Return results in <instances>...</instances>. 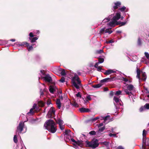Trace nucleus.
<instances>
[{
	"instance_id": "49",
	"label": "nucleus",
	"mask_w": 149,
	"mask_h": 149,
	"mask_svg": "<svg viewBox=\"0 0 149 149\" xmlns=\"http://www.w3.org/2000/svg\"><path fill=\"white\" fill-rule=\"evenodd\" d=\"M76 96L77 97H79L81 98V95L80 94V93L78 92L77 94H76Z\"/></svg>"
},
{
	"instance_id": "18",
	"label": "nucleus",
	"mask_w": 149,
	"mask_h": 149,
	"mask_svg": "<svg viewBox=\"0 0 149 149\" xmlns=\"http://www.w3.org/2000/svg\"><path fill=\"white\" fill-rule=\"evenodd\" d=\"M79 110L80 111L81 113L87 112L90 111L89 109L84 107L80 108Z\"/></svg>"
},
{
	"instance_id": "28",
	"label": "nucleus",
	"mask_w": 149,
	"mask_h": 149,
	"mask_svg": "<svg viewBox=\"0 0 149 149\" xmlns=\"http://www.w3.org/2000/svg\"><path fill=\"white\" fill-rule=\"evenodd\" d=\"M146 132L145 130H143V140L144 141V139L146 137Z\"/></svg>"
},
{
	"instance_id": "55",
	"label": "nucleus",
	"mask_w": 149,
	"mask_h": 149,
	"mask_svg": "<svg viewBox=\"0 0 149 149\" xmlns=\"http://www.w3.org/2000/svg\"><path fill=\"white\" fill-rule=\"evenodd\" d=\"M33 47L32 46H31L30 47H29L28 48V50L29 51L33 49Z\"/></svg>"
},
{
	"instance_id": "54",
	"label": "nucleus",
	"mask_w": 149,
	"mask_h": 149,
	"mask_svg": "<svg viewBox=\"0 0 149 149\" xmlns=\"http://www.w3.org/2000/svg\"><path fill=\"white\" fill-rule=\"evenodd\" d=\"M106 145L107 146H108V145L109 144V142H104L103 143H102Z\"/></svg>"
},
{
	"instance_id": "59",
	"label": "nucleus",
	"mask_w": 149,
	"mask_h": 149,
	"mask_svg": "<svg viewBox=\"0 0 149 149\" xmlns=\"http://www.w3.org/2000/svg\"><path fill=\"white\" fill-rule=\"evenodd\" d=\"M51 103V101H50L49 100H48L47 101V105H49V104H50Z\"/></svg>"
},
{
	"instance_id": "33",
	"label": "nucleus",
	"mask_w": 149,
	"mask_h": 149,
	"mask_svg": "<svg viewBox=\"0 0 149 149\" xmlns=\"http://www.w3.org/2000/svg\"><path fill=\"white\" fill-rule=\"evenodd\" d=\"M121 91H116L115 93V95H116V96H118V95L121 94Z\"/></svg>"
},
{
	"instance_id": "52",
	"label": "nucleus",
	"mask_w": 149,
	"mask_h": 149,
	"mask_svg": "<svg viewBox=\"0 0 149 149\" xmlns=\"http://www.w3.org/2000/svg\"><path fill=\"white\" fill-rule=\"evenodd\" d=\"M103 125V123H101L100 124H97V125L98 127H99L101 126H102Z\"/></svg>"
},
{
	"instance_id": "25",
	"label": "nucleus",
	"mask_w": 149,
	"mask_h": 149,
	"mask_svg": "<svg viewBox=\"0 0 149 149\" xmlns=\"http://www.w3.org/2000/svg\"><path fill=\"white\" fill-rule=\"evenodd\" d=\"M112 15H111V16H109V17L106 18H105V19H104L103 20V21L102 22L103 23H104V22H107L109 21L110 20L111 17H112L111 16Z\"/></svg>"
},
{
	"instance_id": "48",
	"label": "nucleus",
	"mask_w": 149,
	"mask_h": 149,
	"mask_svg": "<svg viewBox=\"0 0 149 149\" xmlns=\"http://www.w3.org/2000/svg\"><path fill=\"white\" fill-rule=\"evenodd\" d=\"M103 50L102 49H100L97 51V53L98 54H100L103 53Z\"/></svg>"
},
{
	"instance_id": "60",
	"label": "nucleus",
	"mask_w": 149,
	"mask_h": 149,
	"mask_svg": "<svg viewBox=\"0 0 149 149\" xmlns=\"http://www.w3.org/2000/svg\"><path fill=\"white\" fill-rule=\"evenodd\" d=\"M29 36L30 37H33L34 36L33 35V33L31 32L29 34Z\"/></svg>"
},
{
	"instance_id": "51",
	"label": "nucleus",
	"mask_w": 149,
	"mask_h": 149,
	"mask_svg": "<svg viewBox=\"0 0 149 149\" xmlns=\"http://www.w3.org/2000/svg\"><path fill=\"white\" fill-rule=\"evenodd\" d=\"M43 95H44V93H43V91H42V89L40 90V97L42 96Z\"/></svg>"
},
{
	"instance_id": "20",
	"label": "nucleus",
	"mask_w": 149,
	"mask_h": 149,
	"mask_svg": "<svg viewBox=\"0 0 149 149\" xmlns=\"http://www.w3.org/2000/svg\"><path fill=\"white\" fill-rule=\"evenodd\" d=\"M112 79H110L109 78H107L105 79H103L102 80L100 81L101 83H104L105 82H107L108 81H111V80Z\"/></svg>"
},
{
	"instance_id": "5",
	"label": "nucleus",
	"mask_w": 149,
	"mask_h": 149,
	"mask_svg": "<svg viewBox=\"0 0 149 149\" xmlns=\"http://www.w3.org/2000/svg\"><path fill=\"white\" fill-rule=\"evenodd\" d=\"M134 89V86L131 84L123 88L124 91L127 94L129 95V96L131 95V91Z\"/></svg>"
},
{
	"instance_id": "9",
	"label": "nucleus",
	"mask_w": 149,
	"mask_h": 149,
	"mask_svg": "<svg viewBox=\"0 0 149 149\" xmlns=\"http://www.w3.org/2000/svg\"><path fill=\"white\" fill-rule=\"evenodd\" d=\"M55 110L54 108L51 107L48 112L47 116L49 118L51 117L55 113Z\"/></svg>"
},
{
	"instance_id": "6",
	"label": "nucleus",
	"mask_w": 149,
	"mask_h": 149,
	"mask_svg": "<svg viewBox=\"0 0 149 149\" xmlns=\"http://www.w3.org/2000/svg\"><path fill=\"white\" fill-rule=\"evenodd\" d=\"M72 136L73 135H72V136L70 137H68V139H71L72 141L74 143L73 144L74 148L76 149H78V147L77 146H79L80 147H81L82 145V141H76L74 139L72 138Z\"/></svg>"
},
{
	"instance_id": "37",
	"label": "nucleus",
	"mask_w": 149,
	"mask_h": 149,
	"mask_svg": "<svg viewBox=\"0 0 149 149\" xmlns=\"http://www.w3.org/2000/svg\"><path fill=\"white\" fill-rule=\"evenodd\" d=\"M99 118L98 117H97L94 118H92L91 120V121H93L99 119Z\"/></svg>"
},
{
	"instance_id": "39",
	"label": "nucleus",
	"mask_w": 149,
	"mask_h": 149,
	"mask_svg": "<svg viewBox=\"0 0 149 149\" xmlns=\"http://www.w3.org/2000/svg\"><path fill=\"white\" fill-rule=\"evenodd\" d=\"M89 134L92 135H94L96 134V132L94 131H91L89 132Z\"/></svg>"
},
{
	"instance_id": "47",
	"label": "nucleus",
	"mask_w": 149,
	"mask_h": 149,
	"mask_svg": "<svg viewBox=\"0 0 149 149\" xmlns=\"http://www.w3.org/2000/svg\"><path fill=\"white\" fill-rule=\"evenodd\" d=\"M72 105L75 107H78V104H77V103H76L75 102H74L72 104Z\"/></svg>"
},
{
	"instance_id": "53",
	"label": "nucleus",
	"mask_w": 149,
	"mask_h": 149,
	"mask_svg": "<svg viewBox=\"0 0 149 149\" xmlns=\"http://www.w3.org/2000/svg\"><path fill=\"white\" fill-rule=\"evenodd\" d=\"M99 64V63L98 62L96 63L94 65V67L96 68L98 67L99 66H98V65Z\"/></svg>"
},
{
	"instance_id": "19",
	"label": "nucleus",
	"mask_w": 149,
	"mask_h": 149,
	"mask_svg": "<svg viewBox=\"0 0 149 149\" xmlns=\"http://www.w3.org/2000/svg\"><path fill=\"white\" fill-rule=\"evenodd\" d=\"M118 10L122 12H126L128 11L127 9H126V8L124 6L119 8Z\"/></svg>"
},
{
	"instance_id": "58",
	"label": "nucleus",
	"mask_w": 149,
	"mask_h": 149,
	"mask_svg": "<svg viewBox=\"0 0 149 149\" xmlns=\"http://www.w3.org/2000/svg\"><path fill=\"white\" fill-rule=\"evenodd\" d=\"M127 23V22H122L121 23V26H123L125 25Z\"/></svg>"
},
{
	"instance_id": "41",
	"label": "nucleus",
	"mask_w": 149,
	"mask_h": 149,
	"mask_svg": "<svg viewBox=\"0 0 149 149\" xmlns=\"http://www.w3.org/2000/svg\"><path fill=\"white\" fill-rule=\"evenodd\" d=\"M102 66H99L97 68V70L99 71H100L102 69Z\"/></svg>"
},
{
	"instance_id": "43",
	"label": "nucleus",
	"mask_w": 149,
	"mask_h": 149,
	"mask_svg": "<svg viewBox=\"0 0 149 149\" xmlns=\"http://www.w3.org/2000/svg\"><path fill=\"white\" fill-rule=\"evenodd\" d=\"M145 107L147 109H149V104H146L145 105Z\"/></svg>"
},
{
	"instance_id": "3",
	"label": "nucleus",
	"mask_w": 149,
	"mask_h": 149,
	"mask_svg": "<svg viewBox=\"0 0 149 149\" xmlns=\"http://www.w3.org/2000/svg\"><path fill=\"white\" fill-rule=\"evenodd\" d=\"M72 85L77 89H79L81 86V81L78 76L76 75L73 77L71 79Z\"/></svg>"
},
{
	"instance_id": "56",
	"label": "nucleus",
	"mask_w": 149,
	"mask_h": 149,
	"mask_svg": "<svg viewBox=\"0 0 149 149\" xmlns=\"http://www.w3.org/2000/svg\"><path fill=\"white\" fill-rule=\"evenodd\" d=\"M138 44L139 45L141 44V40L139 38L138 39Z\"/></svg>"
},
{
	"instance_id": "17",
	"label": "nucleus",
	"mask_w": 149,
	"mask_h": 149,
	"mask_svg": "<svg viewBox=\"0 0 149 149\" xmlns=\"http://www.w3.org/2000/svg\"><path fill=\"white\" fill-rule=\"evenodd\" d=\"M121 5V3L120 2H117L114 3V6L113 7V8L114 10H116L120 7Z\"/></svg>"
},
{
	"instance_id": "23",
	"label": "nucleus",
	"mask_w": 149,
	"mask_h": 149,
	"mask_svg": "<svg viewBox=\"0 0 149 149\" xmlns=\"http://www.w3.org/2000/svg\"><path fill=\"white\" fill-rule=\"evenodd\" d=\"M56 122L59 124V125H63V121L59 118L57 119V120H56Z\"/></svg>"
},
{
	"instance_id": "11",
	"label": "nucleus",
	"mask_w": 149,
	"mask_h": 149,
	"mask_svg": "<svg viewBox=\"0 0 149 149\" xmlns=\"http://www.w3.org/2000/svg\"><path fill=\"white\" fill-rule=\"evenodd\" d=\"M116 70L111 69H109L106 71L104 73V74L106 75H109L112 73H114L116 72Z\"/></svg>"
},
{
	"instance_id": "38",
	"label": "nucleus",
	"mask_w": 149,
	"mask_h": 149,
	"mask_svg": "<svg viewBox=\"0 0 149 149\" xmlns=\"http://www.w3.org/2000/svg\"><path fill=\"white\" fill-rule=\"evenodd\" d=\"M145 55L146 57L149 60V54L148 53L145 52Z\"/></svg>"
},
{
	"instance_id": "15",
	"label": "nucleus",
	"mask_w": 149,
	"mask_h": 149,
	"mask_svg": "<svg viewBox=\"0 0 149 149\" xmlns=\"http://www.w3.org/2000/svg\"><path fill=\"white\" fill-rule=\"evenodd\" d=\"M15 44L19 46H23L24 45H26V46H29V44L26 42H16Z\"/></svg>"
},
{
	"instance_id": "42",
	"label": "nucleus",
	"mask_w": 149,
	"mask_h": 149,
	"mask_svg": "<svg viewBox=\"0 0 149 149\" xmlns=\"http://www.w3.org/2000/svg\"><path fill=\"white\" fill-rule=\"evenodd\" d=\"M105 28H103L102 29H101V30L100 31V33H103L104 31L105 32Z\"/></svg>"
},
{
	"instance_id": "16",
	"label": "nucleus",
	"mask_w": 149,
	"mask_h": 149,
	"mask_svg": "<svg viewBox=\"0 0 149 149\" xmlns=\"http://www.w3.org/2000/svg\"><path fill=\"white\" fill-rule=\"evenodd\" d=\"M42 78L44 79L45 81L48 82H50L52 80L51 77L49 75H47L45 77H42Z\"/></svg>"
},
{
	"instance_id": "4",
	"label": "nucleus",
	"mask_w": 149,
	"mask_h": 149,
	"mask_svg": "<svg viewBox=\"0 0 149 149\" xmlns=\"http://www.w3.org/2000/svg\"><path fill=\"white\" fill-rule=\"evenodd\" d=\"M98 141L97 139H93L91 142L86 141V143L87 147H90L92 148H95L99 145Z\"/></svg>"
},
{
	"instance_id": "29",
	"label": "nucleus",
	"mask_w": 149,
	"mask_h": 149,
	"mask_svg": "<svg viewBox=\"0 0 149 149\" xmlns=\"http://www.w3.org/2000/svg\"><path fill=\"white\" fill-rule=\"evenodd\" d=\"M38 38L37 37H34L31 39V42H34L36 41L38 39Z\"/></svg>"
},
{
	"instance_id": "8",
	"label": "nucleus",
	"mask_w": 149,
	"mask_h": 149,
	"mask_svg": "<svg viewBox=\"0 0 149 149\" xmlns=\"http://www.w3.org/2000/svg\"><path fill=\"white\" fill-rule=\"evenodd\" d=\"M25 122L24 121L23 122L22 121L20 123L19 125L17 127V132H18L19 133H21V132L22 131L24 128L25 126L24 125V123Z\"/></svg>"
},
{
	"instance_id": "36",
	"label": "nucleus",
	"mask_w": 149,
	"mask_h": 149,
	"mask_svg": "<svg viewBox=\"0 0 149 149\" xmlns=\"http://www.w3.org/2000/svg\"><path fill=\"white\" fill-rule=\"evenodd\" d=\"M145 109L146 108L145 107V106H144V107H141L140 108V109L139 111H140V112H141L144 111Z\"/></svg>"
},
{
	"instance_id": "50",
	"label": "nucleus",
	"mask_w": 149,
	"mask_h": 149,
	"mask_svg": "<svg viewBox=\"0 0 149 149\" xmlns=\"http://www.w3.org/2000/svg\"><path fill=\"white\" fill-rule=\"evenodd\" d=\"M59 126L60 129L61 130H63L64 129V128L63 127V125H59Z\"/></svg>"
},
{
	"instance_id": "57",
	"label": "nucleus",
	"mask_w": 149,
	"mask_h": 149,
	"mask_svg": "<svg viewBox=\"0 0 149 149\" xmlns=\"http://www.w3.org/2000/svg\"><path fill=\"white\" fill-rule=\"evenodd\" d=\"M117 149H124V148L122 146H120L117 147Z\"/></svg>"
},
{
	"instance_id": "46",
	"label": "nucleus",
	"mask_w": 149,
	"mask_h": 149,
	"mask_svg": "<svg viewBox=\"0 0 149 149\" xmlns=\"http://www.w3.org/2000/svg\"><path fill=\"white\" fill-rule=\"evenodd\" d=\"M86 99L88 100H87V101L88 100H91V98L90 95H88L86 97Z\"/></svg>"
},
{
	"instance_id": "64",
	"label": "nucleus",
	"mask_w": 149,
	"mask_h": 149,
	"mask_svg": "<svg viewBox=\"0 0 149 149\" xmlns=\"http://www.w3.org/2000/svg\"><path fill=\"white\" fill-rule=\"evenodd\" d=\"M21 149H26V148L24 147H22Z\"/></svg>"
},
{
	"instance_id": "26",
	"label": "nucleus",
	"mask_w": 149,
	"mask_h": 149,
	"mask_svg": "<svg viewBox=\"0 0 149 149\" xmlns=\"http://www.w3.org/2000/svg\"><path fill=\"white\" fill-rule=\"evenodd\" d=\"M102 84H96L95 85H93L92 86L93 88H100V87H101L102 86Z\"/></svg>"
},
{
	"instance_id": "35",
	"label": "nucleus",
	"mask_w": 149,
	"mask_h": 149,
	"mask_svg": "<svg viewBox=\"0 0 149 149\" xmlns=\"http://www.w3.org/2000/svg\"><path fill=\"white\" fill-rule=\"evenodd\" d=\"M109 136H113L114 137H117V135L116 134H112L111 133H110L109 134Z\"/></svg>"
},
{
	"instance_id": "21",
	"label": "nucleus",
	"mask_w": 149,
	"mask_h": 149,
	"mask_svg": "<svg viewBox=\"0 0 149 149\" xmlns=\"http://www.w3.org/2000/svg\"><path fill=\"white\" fill-rule=\"evenodd\" d=\"M56 104L57 105V107L60 109L61 107V103L60 99H57L56 101Z\"/></svg>"
},
{
	"instance_id": "62",
	"label": "nucleus",
	"mask_w": 149,
	"mask_h": 149,
	"mask_svg": "<svg viewBox=\"0 0 149 149\" xmlns=\"http://www.w3.org/2000/svg\"><path fill=\"white\" fill-rule=\"evenodd\" d=\"M114 131V129L113 128H112L111 129V132H115Z\"/></svg>"
},
{
	"instance_id": "32",
	"label": "nucleus",
	"mask_w": 149,
	"mask_h": 149,
	"mask_svg": "<svg viewBox=\"0 0 149 149\" xmlns=\"http://www.w3.org/2000/svg\"><path fill=\"white\" fill-rule=\"evenodd\" d=\"M122 80L125 82H130L131 81L129 80H128L127 79L123 77L122 78Z\"/></svg>"
},
{
	"instance_id": "27",
	"label": "nucleus",
	"mask_w": 149,
	"mask_h": 149,
	"mask_svg": "<svg viewBox=\"0 0 149 149\" xmlns=\"http://www.w3.org/2000/svg\"><path fill=\"white\" fill-rule=\"evenodd\" d=\"M39 105L40 107H43L44 105V103L42 101H40L38 102Z\"/></svg>"
},
{
	"instance_id": "31",
	"label": "nucleus",
	"mask_w": 149,
	"mask_h": 149,
	"mask_svg": "<svg viewBox=\"0 0 149 149\" xmlns=\"http://www.w3.org/2000/svg\"><path fill=\"white\" fill-rule=\"evenodd\" d=\"M104 61V59L103 58H99V62L98 63H102Z\"/></svg>"
},
{
	"instance_id": "12",
	"label": "nucleus",
	"mask_w": 149,
	"mask_h": 149,
	"mask_svg": "<svg viewBox=\"0 0 149 149\" xmlns=\"http://www.w3.org/2000/svg\"><path fill=\"white\" fill-rule=\"evenodd\" d=\"M113 100L114 102H116L117 104H120L121 105L120 102H121V100L120 99L119 97L117 96H115L113 98Z\"/></svg>"
},
{
	"instance_id": "1",
	"label": "nucleus",
	"mask_w": 149,
	"mask_h": 149,
	"mask_svg": "<svg viewBox=\"0 0 149 149\" xmlns=\"http://www.w3.org/2000/svg\"><path fill=\"white\" fill-rule=\"evenodd\" d=\"M44 126L49 131L52 133H55L57 130L55 123L51 119L48 120L44 124Z\"/></svg>"
},
{
	"instance_id": "24",
	"label": "nucleus",
	"mask_w": 149,
	"mask_h": 149,
	"mask_svg": "<svg viewBox=\"0 0 149 149\" xmlns=\"http://www.w3.org/2000/svg\"><path fill=\"white\" fill-rule=\"evenodd\" d=\"M59 70L61 72V75L64 76L66 74V73L64 69H60Z\"/></svg>"
},
{
	"instance_id": "44",
	"label": "nucleus",
	"mask_w": 149,
	"mask_h": 149,
	"mask_svg": "<svg viewBox=\"0 0 149 149\" xmlns=\"http://www.w3.org/2000/svg\"><path fill=\"white\" fill-rule=\"evenodd\" d=\"M59 81L62 83L64 82L65 81V78L63 77H62L60 80Z\"/></svg>"
},
{
	"instance_id": "22",
	"label": "nucleus",
	"mask_w": 149,
	"mask_h": 149,
	"mask_svg": "<svg viewBox=\"0 0 149 149\" xmlns=\"http://www.w3.org/2000/svg\"><path fill=\"white\" fill-rule=\"evenodd\" d=\"M49 91L51 93H53L55 91L54 87L52 86H50L49 87Z\"/></svg>"
},
{
	"instance_id": "7",
	"label": "nucleus",
	"mask_w": 149,
	"mask_h": 149,
	"mask_svg": "<svg viewBox=\"0 0 149 149\" xmlns=\"http://www.w3.org/2000/svg\"><path fill=\"white\" fill-rule=\"evenodd\" d=\"M141 71L139 69H137V75H136V78H138L139 80V82L141 80H142L144 81H145L146 78V73L145 72H142V79H140V74Z\"/></svg>"
},
{
	"instance_id": "10",
	"label": "nucleus",
	"mask_w": 149,
	"mask_h": 149,
	"mask_svg": "<svg viewBox=\"0 0 149 149\" xmlns=\"http://www.w3.org/2000/svg\"><path fill=\"white\" fill-rule=\"evenodd\" d=\"M109 117V116H107L105 117L101 116L100 117H98L99 118V119L101 120H104V123L106 122V123H108L110 121Z\"/></svg>"
},
{
	"instance_id": "40",
	"label": "nucleus",
	"mask_w": 149,
	"mask_h": 149,
	"mask_svg": "<svg viewBox=\"0 0 149 149\" xmlns=\"http://www.w3.org/2000/svg\"><path fill=\"white\" fill-rule=\"evenodd\" d=\"M105 129V127H103L102 128H100L99 129V131L98 132H102Z\"/></svg>"
},
{
	"instance_id": "2",
	"label": "nucleus",
	"mask_w": 149,
	"mask_h": 149,
	"mask_svg": "<svg viewBox=\"0 0 149 149\" xmlns=\"http://www.w3.org/2000/svg\"><path fill=\"white\" fill-rule=\"evenodd\" d=\"M123 17H121L120 13V12H118L116 13V15L114 16L112 19V21L110 22L108 24V25L111 27H114L115 25H117L119 24L117 21L120 18L121 20L123 19Z\"/></svg>"
},
{
	"instance_id": "13",
	"label": "nucleus",
	"mask_w": 149,
	"mask_h": 149,
	"mask_svg": "<svg viewBox=\"0 0 149 149\" xmlns=\"http://www.w3.org/2000/svg\"><path fill=\"white\" fill-rule=\"evenodd\" d=\"M65 134L66 136V137H70L73 135V133L71 132L70 130H66L65 132Z\"/></svg>"
},
{
	"instance_id": "30",
	"label": "nucleus",
	"mask_w": 149,
	"mask_h": 149,
	"mask_svg": "<svg viewBox=\"0 0 149 149\" xmlns=\"http://www.w3.org/2000/svg\"><path fill=\"white\" fill-rule=\"evenodd\" d=\"M13 140L14 142L16 143L17 142V136L16 135H14L13 138Z\"/></svg>"
},
{
	"instance_id": "61",
	"label": "nucleus",
	"mask_w": 149,
	"mask_h": 149,
	"mask_svg": "<svg viewBox=\"0 0 149 149\" xmlns=\"http://www.w3.org/2000/svg\"><path fill=\"white\" fill-rule=\"evenodd\" d=\"M10 41H12V42H15V39H12L10 40Z\"/></svg>"
},
{
	"instance_id": "63",
	"label": "nucleus",
	"mask_w": 149,
	"mask_h": 149,
	"mask_svg": "<svg viewBox=\"0 0 149 149\" xmlns=\"http://www.w3.org/2000/svg\"><path fill=\"white\" fill-rule=\"evenodd\" d=\"M104 91H106L108 90V89L107 88H104Z\"/></svg>"
},
{
	"instance_id": "14",
	"label": "nucleus",
	"mask_w": 149,
	"mask_h": 149,
	"mask_svg": "<svg viewBox=\"0 0 149 149\" xmlns=\"http://www.w3.org/2000/svg\"><path fill=\"white\" fill-rule=\"evenodd\" d=\"M36 104H34L32 108L30 109L29 112L27 114L29 115H32L34 113V112L33 111V110L35 109L36 108Z\"/></svg>"
},
{
	"instance_id": "34",
	"label": "nucleus",
	"mask_w": 149,
	"mask_h": 149,
	"mask_svg": "<svg viewBox=\"0 0 149 149\" xmlns=\"http://www.w3.org/2000/svg\"><path fill=\"white\" fill-rule=\"evenodd\" d=\"M112 32V31H110L109 29H106L105 30V33H108L109 34H111Z\"/></svg>"
},
{
	"instance_id": "45",
	"label": "nucleus",
	"mask_w": 149,
	"mask_h": 149,
	"mask_svg": "<svg viewBox=\"0 0 149 149\" xmlns=\"http://www.w3.org/2000/svg\"><path fill=\"white\" fill-rule=\"evenodd\" d=\"M114 41L113 40H109V41H106V43L107 44H109V43H112Z\"/></svg>"
}]
</instances>
